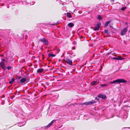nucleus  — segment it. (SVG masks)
<instances>
[{
	"label": "nucleus",
	"mask_w": 130,
	"mask_h": 130,
	"mask_svg": "<svg viewBox=\"0 0 130 130\" xmlns=\"http://www.w3.org/2000/svg\"><path fill=\"white\" fill-rule=\"evenodd\" d=\"M83 37L82 36H80V38L81 39V38H83Z\"/></svg>",
	"instance_id": "cd10ccee"
},
{
	"label": "nucleus",
	"mask_w": 130,
	"mask_h": 130,
	"mask_svg": "<svg viewBox=\"0 0 130 130\" xmlns=\"http://www.w3.org/2000/svg\"><path fill=\"white\" fill-rule=\"evenodd\" d=\"M99 98H101L102 99H105L106 98V96L105 94H99L98 96Z\"/></svg>",
	"instance_id": "0eeeda50"
},
{
	"label": "nucleus",
	"mask_w": 130,
	"mask_h": 130,
	"mask_svg": "<svg viewBox=\"0 0 130 130\" xmlns=\"http://www.w3.org/2000/svg\"><path fill=\"white\" fill-rule=\"evenodd\" d=\"M99 82H97V81H94L91 82V84L92 86L96 85L99 83Z\"/></svg>",
	"instance_id": "1a4fd4ad"
},
{
	"label": "nucleus",
	"mask_w": 130,
	"mask_h": 130,
	"mask_svg": "<svg viewBox=\"0 0 130 130\" xmlns=\"http://www.w3.org/2000/svg\"><path fill=\"white\" fill-rule=\"evenodd\" d=\"M101 25V23L100 22H98V23L96 25V27L99 28L100 26Z\"/></svg>",
	"instance_id": "a211bd4d"
},
{
	"label": "nucleus",
	"mask_w": 130,
	"mask_h": 130,
	"mask_svg": "<svg viewBox=\"0 0 130 130\" xmlns=\"http://www.w3.org/2000/svg\"><path fill=\"white\" fill-rule=\"evenodd\" d=\"M67 17L69 18H70L72 17L70 13L68 12L67 13Z\"/></svg>",
	"instance_id": "2eb2a0df"
},
{
	"label": "nucleus",
	"mask_w": 130,
	"mask_h": 130,
	"mask_svg": "<svg viewBox=\"0 0 130 130\" xmlns=\"http://www.w3.org/2000/svg\"><path fill=\"white\" fill-rule=\"evenodd\" d=\"M41 41L44 44L46 45L48 44V42L44 38H43L41 40Z\"/></svg>",
	"instance_id": "423d86ee"
},
{
	"label": "nucleus",
	"mask_w": 130,
	"mask_h": 130,
	"mask_svg": "<svg viewBox=\"0 0 130 130\" xmlns=\"http://www.w3.org/2000/svg\"><path fill=\"white\" fill-rule=\"evenodd\" d=\"M108 85L107 84H101L99 85V87H106Z\"/></svg>",
	"instance_id": "9d476101"
},
{
	"label": "nucleus",
	"mask_w": 130,
	"mask_h": 130,
	"mask_svg": "<svg viewBox=\"0 0 130 130\" xmlns=\"http://www.w3.org/2000/svg\"><path fill=\"white\" fill-rule=\"evenodd\" d=\"M48 56H49L50 57H55V54H48Z\"/></svg>",
	"instance_id": "f3484780"
},
{
	"label": "nucleus",
	"mask_w": 130,
	"mask_h": 130,
	"mask_svg": "<svg viewBox=\"0 0 130 130\" xmlns=\"http://www.w3.org/2000/svg\"><path fill=\"white\" fill-rule=\"evenodd\" d=\"M52 125V124H51V123H50L46 126V127H49L50 126Z\"/></svg>",
	"instance_id": "4be33fe9"
},
{
	"label": "nucleus",
	"mask_w": 130,
	"mask_h": 130,
	"mask_svg": "<svg viewBox=\"0 0 130 130\" xmlns=\"http://www.w3.org/2000/svg\"><path fill=\"white\" fill-rule=\"evenodd\" d=\"M126 24L127 25V26H128V24H127V22H126Z\"/></svg>",
	"instance_id": "c756f323"
},
{
	"label": "nucleus",
	"mask_w": 130,
	"mask_h": 130,
	"mask_svg": "<svg viewBox=\"0 0 130 130\" xmlns=\"http://www.w3.org/2000/svg\"><path fill=\"white\" fill-rule=\"evenodd\" d=\"M95 99L96 100H99V99H98V98L97 97H96V98H95Z\"/></svg>",
	"instance_id": "bb28decb"
},
{
	"label": "nucleus",
	"mask_w": 130,
	"mask_h": 130,
	"mask_svg": "<svg viewBox=\"0 0 130 130\" xmlns=\"http://www.w3.org/2000/svg\"><path fill=\"white\" fill-rule=\"evenodd\" d=\"M96 102L95 101H94L93 100L91 101L84 102L83 103V104L87 105H91L95 103Z\"/></svg>",
	"instance_id": "20e7f679"
},
{
	"label": "nucleus",
	"mask_w": 130,
	"mask_h": 130,
	"mask_svg": "<svg viewBox=\"0 0 130 130\" xmlns=\"http://www.w3.org/2000/svg\"><path fill=\"white\" fill-rule=\"evenodd\" d=\"M127 82V81L125 80L124 79H119L115 80L112 82H110L109 83L111 84L113 83H125Z\"/></svg>",
	"instance_id": "f257e3e1"
},
{
	"label": "nucleus",
	"mask_w": 130,
	"mask_h": 130,
	"mask_svg": "<svg viewBox=\"0 0 130 130\" xmlns=\"http://www.w3.org/2000/svg\"><path fill=\"white\" fill-rule=\"evenodd\" d=\"M7 8H9V6H7Z\"/></svg>",
	"instance_id": "7c9ffc66"
},
{
	"label": "nucleus",
	"mask_w": 130,
	"mask_h": 130,
	"mask_svg": "<svg viewBox=\"0 0 130 130\" xmlns=\"http://www.w3.org/2000/svg\"><path fill=\"white\" fill-rule=\"evenodd\" d=\"M65 62L67 64L71 65L72 63V61L69 59H66L65 60Z\"/></svg>",
	"instance_id": "39448f33"
},
{
	"label": "nucleus",
	"mask_w": 130,
	"mask_h": 130,
	"mask_svg": "<svg viewBox=\"0 0 130 130\" xmlns=\"http://www.w3.org/2000/svg\"><path fill=\"white\" fill-rule=\"evenodd\" d=\"M97 19L99 20H101L102 19V17L100 15H98L97 18Z\"/></svg>",
	"instance_id": "412c9836"
},
{
	"label": "nucleus",
	"mask_w": 130,
	"mask_h": 130,
	"mask_svg": "<svg viewBox=\"0 0 130 130\" xmlns=\"http://www.w3.org/2000/svg\"><path fill=\"white\" fill-rule=\"evenodd\" d=\"M110 21H108L106 22L105 24V27H106L108 26L109 24L110 23Z\"/></svg>",
	"instance_id": "dca6fc26"
},
{
	"label": "nucleus",
	"mask_w": 130,
	"mask_h": 130,
	"mask_svg": "<svg viewBox=\"0 0 130 130\" xmlns=\"http://www.w3.org/2000/svg\"><path fill=\"white\" fill-rule=\"evenodd\" d=\"M68 25L69 27H72L74 26V24L72 23H70L68 24Z\"/></svg>",
	"instance_id": "f8f14e48"
},
{
	"label": "nucleus",
	"mask_w": 130,
	"mask_h": 130,
	"mask_svg": "<svg viewBox=\"0 0 130 130\" xmlns=\"http://www.w3.org/2000/svg\"><path fill=\"white\" fill-rule=\"evenodd\" d=\"M43 70L44 69L42 68H40L37 70V72L38 73H41L42 72Z\"/></svg>",
	"instance_id": "9b49d317"
},
{
	"label": "nucleus",
	"mask_w": 130,
	"mask_h": 130,
	"mask_svg": "<svg viewBox=\"0 0 130 130\" xmlns=\"http://www.w3.org/2000/svg\"><path fill=\"white\" fill-rule=\"evenodd\" d=\"M26 78H24L21 79L20 80V82L21 83H24L25 81H26Z\"/></svg>",
	"instance_id": "ddd939ff"
},
{
	"label": "nucleus",
	"mask_w": 130,
	"mask_h": 130,
	"mask_svg": "<svg viewBox=\"0 0 130 130\" xmlns=\"http://www.w3.org/2000/svg\"><path fill=\"white\" fill-rule=\"evenodd\" d=\"M11 81L12 82H13L14 81V79L13 78H12L11 80Z\"/></svg>",
	"instance_id": "a878e982"
},
{
	"label": "nucleus",
	"mask_w": 130,
	"mask_h": 130,
	"mask_svg": "<svg viewBox=\"0 0 130 130\" xmlns=\"http://www.w3.org/2000/svg\"><path fill=\"white\" fill-rule=\"evenodd\" d=\"M75 46H74V47H73V49L74 50L75 49Z\"/></svg>",
	"instance_id": "c85d7f7f"
},
{
	"label": "nucleus",
	"mask_w": 130,
	"mask_h": 130,
	"mask_svg": "<svg viewBox=\"0 0 130 130\" xmlns=\"http://www.w3.org/2000/svg\"><path fill=\"white\" fill-rule=\"evenodd\" d=\"M4 61L5 60L4 59H3V61L0 62V67H1L4 70H6V65L5 63L4 62Z\"/></svg>",
	"instance_id": "7ed1b4c3"
},
{
	"label": "nucleus",
	"mask_w": 130,
	"mask_h": 130,
	"mask_svg": "<svg viewBox=\"0 0 130 130\" xmlns=\"http://www.w3.org/2000/svg\"><path fill=\"white\" fill-rule=\"evenodd\" d=\"M7 69L8 70H10L11 68V67L10 66H9L7 67Z\"/></svg>",
	"instance_id": "5701e85b"
},
{
	"label": "nucleus",
	"mask_w": 130,
	"mask_h": 130,
	"mask_svg": "<svg viewBox=\"0 0 130 130\" xmlns=\"http://www.w3.org/2000/svg\"><path fill=\"white\" fill-rule=\"evenodd\" d=\"M105 32L107 35H109L110 34V32L107 30L105 29L104 30Z\"/></svg>",
	"instance_id": "4468645a"
},
{
	"label": "nucleus",
	"mask_w": 130,
	"mask_h": 130,
	"mask_svg": "<svg viewBox=\"0 0 130 130\" xmlns=\"http://www.w3.org/2000/svg\"><path fill=\"white\" fill-rule=\"evenodd\" d=\"M128 27V26H127L121 30V35L123 36L126 34L127 30Z\"/></svg>",
	"instance_id": "f03ea898"
},
{
	"label": "nucleus",
	"mask_w": 130,
	"mask_h": 130,
	"mask_svg": "<svg viewBox=\"0 0 130 130\" xmlns=\"http://www.w3.org/2000/svg\"><path fill=\"white\" fill-rule=\"evenodd\" d=\"M55 121L54 120H53L50 123L52 124Z\"/></svg>",
	"instance_id": "b1692460"
},
{
	"label": "nucleus",
	"mask_w": 130,
	"mask_h": 130,
	"mask_svg": "<svg viewBox=\"0 0 130 130\" xmlns=\"http://www.w3.org/2000/svg\"><path fill=\"white\" fill-rule=\"evenodd\" d=\"M127 8L126 7H123L121 8V10L122 11H124Z\"/></svg>",
	"instance_id": "6ab92c4d"
},
{
	"label": "nucleus",
	"mask_w": 130,
	"mask_h": 130,
	"mask_svg": "<svg viewBox=\"0 0 130 130\" xmlns=\"http://www.w3.org/2000/svg\"><path fill=\"white\" fill-rule=\"evenodd\" d=\"M13 82H12V81H9V83H10V84H12L13 83Z\"/></svg>",
	"instance_id": "393cba45"
},
{
	"label": "nucleus",
	"mask_w": 130,
	"mask_h": 130,
	"mask_svg": "<svg viewBox=\"0 0 130 130\" xmlns=\"http://www.w3.org/2000/svg\"><path fill=\"white\" fill-rule=\"evenodd\" d=\"M112 59L114 60H122L124 59V58H122L120 56H119L118 57H113L112 58Z\"/></svg>",
	"instance_id": "6e6552de"
},
{
	"label": "nucleus",
	"mask_w": 130,
	"mask_h": 130,
	"mask_svg": "<svg viewBox=\"0 0 130 130\" xmlns=\"http://www.w3.org/2000/svg\"><path fill=\"white\" fill-rule=\"evenodd\" d=\"M99 28L96 27V26L95 27L94 30H99Z\"/></svg>",
	"instance_id": "aec40b11"
}]
</instances>
